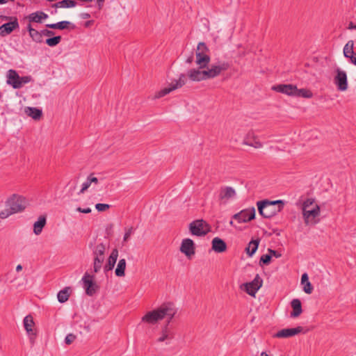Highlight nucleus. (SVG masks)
<instances>
[{"label":"nucleus","instance_id":"obj_1","mask_svg":"<svg viewBox=\"0 0 356 356\" xmlns=\"http://www.w3.org/2000/svg\"><path fill=\"white\" fill-rule=\"evenodd\" d=\"M229 68V64L227 62L219 60L211 65L209 64L205 69H191L188 71L187 75L191 81L200 82L214 79Z\"/></svg>","mask_w":356,"mask_h":356},{"label":"nucleus","instance_id":"obj_2","mask_svg":"<svg viewBox=\"0 0 356 356\" xmlns=\"http://www.w3.org/2000/svg\"><path fill=\"white\" fill-rule=\"evenodd\" d=\"M257 205L259 214L264 218H269L283 209L284 202L280 200L275 201L265 200L257 202Z\"/></svg>","mask_w":356,"mask_h":356},{"label":"nucleus","instance_id":"obj_3","mask_svg":"<svg viewBox=\"0 0 356 356\" xmlns=\"http://www.w3.org/2000/svg\"><path fill=\"white\" fill-rule=\"evenodd\" d=\"M210 60L209 49L207 44L203 42H199L195 51V63L198 66L197 69H205Z\"/></svg>","mask_w":356,"mask_h":356},{"label":"nucleus","instance_id":"obj_4","mask_svg":"<svg viewBox=\"0 0 356 356\" xmlns=\"http://www.w3.org/2000/svg\"><path fill=\"white\" fill-rule=\"evenodd\" d=\"M307 207L301 208L304 222L307 226H314L320 222L321 208L315 206L312 210H307Z\"/></svg>","mask_w":356,"mask_h":356},{"label":"nucleus","instance_id":"obj_5","mask_svg":"<svg viewBox=\"0 0 356 356\" xmlns=\"http://www.w3.org/2000/svg\"><path fill=\"white\" fill-rule=\"evenodd\" d=\"M167 309H163V303L159 307L147 312L142 318L141 323L148 325H155L163 319V314Z\"/></svg>","mask_w":356,"mask_h":356},{"label":"nucleus","instance_id":"obj_6","mask_svg":"<svg viewBox=\"0 0 356 356\" xmlns=\"http://www.w3.org/2000/svg\"><path fill=\"white\" fill-rule=\"evenodd\" d=\"M27 201L25 197L14 194L6 202V207H8L13 213L22 212L25 209Z\"/></svg>","mask_w":356,"mask_h":356},{"label":"nucleus","instance_id":"obj_7","mask_svg":"<svg viewBox=\"0 0 356 356\" xmlns=\"http://www.w3.org/2000/svg\"><path fill=\"white\" fill-rule=\"evenodd\" d=\"M105 251L106 245L103 243L97 244L92 249L93 271L96 273L99 272L102 268V264L105 259Z\"/></svg>","mask_w":356,"mask_h":356},{"label":"nucleus","instance_id":"obj_8","mask_svg":"<svg viewBox=\"0 0 356 356\" xmlns=\"http://www.w3.org/2000/svg\"><path fill=\"white\" fill-rule=\"evenodd\" d=\"M188 228L191 234L197 236H205L210 231L209 224L202 219L193 220Z\"/></svg>","mask_w":356,"mask_h":356},{"label":"nucleus","instance_id":"obj_9","mask_svg":"<svg viewBox=\"0 0 356 356\" xmlns=\"http://www.w3.org/2000/svg\"><path fill=\"white\" fill-rule=\"evenodd\" d=\"M186 83V75L181 74L178 80L172 81L168 87L164 88L159 91L156 92L154 95V99H159L165 96L170 92L182 87Z\"/></svg>","mask_w":356,"mask_h":356},{"label":"nucleus","instance_id":"obj_10","mask_svg":"<svg viewBox=\"0 0 356 356\" xmlns=\"http://www.w3.org/2000/svg\"><path fill=\"white\" fill-rule=\"evenodd\" d=\"M23 325L29 337L30 343L33 345L35 343L37 333L36 330L34 328L35 322L33 316L30 314L25 316L23 320Z\"/></svg>","mask_w":356,"mask_h":356},{"label":"nucleus","instance_id":"obj_11","mask_svg":"<svg viewBox=\"0 0 356 356\" xmlns=\"http://www.w3.org/2000/svg\"><path fill=\"white\" fill-rule=\"evenodd\" d=\"M175 334L173 330L168 326V323L164 324L156 339L157 343H165L166 345L170 343L171 341L175 338Z\"/></svg>","mask_w":356,"mask_h":356},{"label":"nucleus","instance_id":"obj_12","mask_svg":"<svg viewBox=\"0 0 356 356\" xmlns=\"http://www.w3.org/2000/svg\"><path fill=\"white\" fill-rule=\"evenodd\" d=\"M255 218V209L250 207L243 209L240 212L234 214L232 217L233 219L238 221V222H247Z\"/></svg>","mask_w":356,"mask_h":356},{"label":"nucleus","instance_id":"obj_13","mask_svg":"<svg viewBox=\"0 0 356 356\" xmlns=\"http://www.w3.org/2000/svg\"><path fill=\"white\" fill-rule=\"evenodd\" d=\"M263 281L259 275L257 274L254 280L244 284L245 291L251 296H254L257 291L261 287Z\"/></svg>","mask_w":356,"mask_h":356},{"label":"nucleus","instance_id":"obj_14","mask_svg":"<svg viewBox=\"0 0 356 356\" xmlns=\"http://www.w3.org/2000/svg\"><path fill=\"white\" fill-rule=\"evenodd\" d=\"M195 243L191 238L183 239L180 246V251L188 258L195 254Z\"/></svg>","mask_w":356,"mask_h":356},{"label":"nucleus","instance_id":"obj_15","mask_svg":"<svg viewBox=\"0 0 356 356\" xmlns=\"http://www.w3.org/2000/svg\"><path fill=\"white\" fill-rule=\"evenodd\" d=\"M303 332V328L301 326H298L294 328H285L278 331L275 334L274 337L276 338H289L297 335Z\"/></svg>","mask_w":356,"mask_h":356},{"label":"nucleus","instance_id":"obj_16","mask_svg":"<svg viewBox=\"0 0 356 356\" xmlns=\"http://www.w3.org/2000/svg\"><path fill=\"white\" fill-rule=\"evenodd\" d=\"M272 89L276 92L293 97H295V92L297 91L296 86L292 84H279L273 86Z\"/></svg>","mask_w":356,"mask_h":356},{"label":"nucleus","instance_id":"obj_17","mask_svg":"<svg viewBox=\"0 0 356 356\" xmlns=\"http://www.w3.org/2000/svg\"><path fill=\"white\" fill-rule=\"evenodd\" d=\"M86 292L89 296H92L96 292L97 285L92 280V277L86 273L82 278Z\"/></svg>","mask_w":356,"mask_h":356},{"label":"nucleus","instance_id":"obj_18","mask_svg":"<svg viewBox=\"0 0 356 356\" xmlns=\"http://www.w3.org/2000/svg\"><path fill=\"white\" fill-rule=\"evenodd\" d=\"M19 27V23L17 18L12 22L5 23L0 26V35L6 36L11 33L15 29Z\"/></svg>","mask_w":356,"mask_h":356},{"label":"nucleus","instance_id":"obj_19","mask_svg":"<svg viewBox=\"0 0 356 356\" xmlns=\"http://www.w3.org/2000/svg\"><path fill=\"white\" fill-rule=\"evenodd\" d=\"M7 83L15 89L20 88L19 75L14 70H9L7 72Z\"/></svg>","mask_w":356,"mask_h":356},{"label":"nucleus","instance_id":"obj_20","mask_svg":"<svg viewBox=\"0 0 356 356\" xmlns=\"http://www.w3.org/2000/svg\"><path fill=\"white\" fill-rule=\"evenodd\" d=\"M337 72L335 83L337 85L339 90H346L348 88L346 73L339 69L337 70Z\"/></svg>","mask_w":356,"mask_h":356},{"label":"nucleus","instance_id":"obj_21","mask_svg":"<svg viewBox=\"0 0 356 356\" xmlns=\"http://www.w3.org/2000/svg\"><path fill=\"white\" fill-rule=\"evenodd\" d=\"M118 250L117 248H114L112 250L107 261L104 266V273H107L108 271H111L113 269L115 263L117 261L118 257Z\"/></svg>","mask_w":356,"mask_h":356},{"label":"nucleus","instance_id":"obj_22","mask_svg":"<svg viewBox=\"0 0 356 356\" xmlns=\"http://www.w3.org/2000/svg\"><path fill=\"white\" fill-rule=\"evenodd\" d=\"M163 309H167L168 311L166 312H165V314H163V319L165 318L168 319L166 323H168V326H170V323L177 313V309L174 303L168 302L163 303Z\"/></svg>","mask_w":356,"mask_h":356},{"label":"nucleus","instance_id":"obj_23","mask_svg":"<svg viewBox=\"0 0 356 356\" xmlns=\"http://www.w3.org/2000/svg\"><path fill=\"white\" fill-rule=\"evenodd\" d=\"M243 143L257 149L261 148L263 146L262 143L253 134H248L244 138Z\"/></svg>","mask_w":356,"mask_h":356},{"label":"nucleus","instance_id":"obj_24","mask_svg":"<svg viewBox=\"0 0 356 356\" xmlns=\"http://www.w3.org/2000/svg\"><path fill=\"white\" fill-rule=\"evenodd\" d=\"M212 250L218 253L225 252L227 250L226 243L218 237H215L211 241Z\"/></svg>","mask_w":356,"mask_h":356},{"label":"nucleus","instance_id":"obj_25","mask_svg":"<svg viewBox=\"0 0 356 356\" xmlns=\"http://www.w3.org/2000/svg\"><path fill=\"white\" fill-rule=\"evenodd\" d=\"M236 195L235 190L230 186H225L220 188L219 198L221 200H227L234 197Z\"/></svg>","mask_w":356,"mask_h":356},{"label":"nucleus","instance_id":"obj_26","mask_svg":"<svg viewBox=\"0 0 356 356\" xmlns=\"http://www.w3.org/2000/svg\"><path fill=\"white\" fill-rule=\"evenodd\" d=\"M291 306L293 309L290 314L291 318L298 317L302 313V303L299 299H293L291 302Z\"/></svg>","mask_w":356,"mask_h":356},{"label":"nucleus","instance_id":"obj_27","mask_svg":"<svg viewBox=\"0 0 356 356\" xmlns=\"http://www.w3.org/2000/svg\"><path fill=\"white\" fill-rule=\"evenodd\" d=\"M47 17L48 15L42 11H38L35 13H31L29 15L26 17L30 23H41L43 19H45Z\"/></svg>","mask_w":356,"mask_h":356},{"label":"nucleus","instance_id":"obj_28","mask_svg":"<svg viewBox=\"0 0 356 356\" xmlns=\"http://www.w3.org/2000/svg\"><path fill=\"white\" fill-rule=\"evenodd\" d=\"M46 217L44 216H40L38 220L35 222L33 225V232L36 235H39L41 234L43 227L46 225Z\"/></svg>","mask_w":356,"mask_h":356},{"label":"nucleus","instance_id":"obj_29","mask_svg":"<svg viewBox=\"0 0 356 356\" xmlns=\"http://www.w3.org/2000/svg\"><path fill=\"white\" fill-rule=\"evenodd\" d=\"M25 113L28 116L31 117L33 119L37 120H40L42 117V111L41 109L35 107H26Z\"/></svg>","mask_w":356,"mask_h":356},{"label":"nucleus","instance_id":"obj_30","mask_svg":"<svg viewBox=\"0 0 356 356\" xmlns=\"http://www.w3.org/2000/svg\"><path fill=\"white\" fill-rule=\"evenodd\" d=\"M259 244V239L252 240L245 248V252L249 257H252L257 251Z\"/></svg>","mask_w":356,"mask_h":356},{"label":"nucleus","instance_id":"obj_31","mask_svg":"<svg viewBox=\"0 0 356 356\" xmlns=\"http://www.w3.org/2000/svg\"><path fill=\"white\" fill-rule=\"evenodd\" d=\"M70 287H65L63 289L60 290L57 295L58 300L60 303H64L66 301H67L70 296Z\"/></svg>","mask_w":356,"mask_h":356},{"label":"nucleus","instance_id":"obj_32","mask_svg":"<svg viewBox=\"0 0 356 356\" xmlns=\"http://www.w3.org/2000/svg\"><path fill=\"white\" fill-rule=\"evenodd\" d=\"M126 266V260L124 259H120L115 270V275L118 277L124 276Z\"/></svg>","mask_w":356,"mask_h":356},{"label":"nucleus","instance_id":"obj_33","mask_svg":"<svg viewBox=\"0 0 356 356\" xmlns=\"http://www.w3.org/2000/svg\"><path fill=\"white\" fill-rule=\"evenodd\" d=\"M354 42L353 40H349L343 48V55L346 58H348L351 60V58H353L354 51H353Z\"/></svg>","mask_w":356,"mask_h":356},{"label":"nucleus","instance_id":"obj_34","mask_svg":"<svg viewBox=\"0 0 356 356\" xmlns=\"http://www.w3.org/2000/svg\"><path fill=\"white\" fill-rule=\"evenodd\" d=\"M76 6V2L74 0H62L53 5L56 8H72Z\"/></svg>","mask_w":356,"mask_h":356},{"label":"nucleus","instance_id":"obj_35","mask_svg":"<svg viewBox=\"0 0 356 356\" xmlns=\"http://www.w3.org/2000/svg\"><path fill=\"white\" fill-rule=\"evenodd\" d=\"M70 24V22L68 21H62L55 24H46V26L49 29H67L68 26Z\"/></svg>","mask_w":356,"mask_h":356},{"label":"nucleus","instance_id":"obj_36","mask_svg":"<svg viewBox=\"0 0 356 356\" xmlns=\"http://www.w3.org/2000/svg\"><path fill=\"white\" fill-rule=\"evenodd\" d=\"M295 97H304V98H312L313 93L310 90L306 88L298 89L295 92Z\"/></svg>","mask_w":356,"mask_h":356},{"label":"nucleus","instance_id":"obj_37","mask_svg":"<svg viewBox=\"0 0 356 356\" xmlns=\"http://www.w3.org/2000/svg\"><path fill=\"white\" fill-rule=\"evenodd\" d=\"M30 37L33 41L38 43H40L43 41L41 31L39 32L35 29L29 33Z\"/></svg>","mask_w":356,"mask_h":356},{"label":"nucleus","instance_id":"obj_38","mask_svg":"<svg viewBox=\"0 0 356 356\" xmlns=\"http://www.w3.org/2000/svg\"><path fill=\"white\" fill-rule=\"evenodd\" d=\"M315 206H319L315 202V200L313 198H307L302 202L301 208L306 207H307V210H312V208H314Z\"/></svg>","mask_w":356,"mask_h":356},{"label":"nucleus","instance_id":"obj_39","mask_svg":"<svg viewBox=\"0 0 356 356\" xmlns=\"http://www.w3.org/2000/svg\"><path fill=\"white\" fill-rule=\"evenodd\" d=\"M61 41V36H55L46 40V44L49 47H55Z\"/></svg>","mask_w":356,"mask_h":356},{"label":"nucleus","instance_id":"obj_40","mask_svg":"<svg viewBox=\"0 0 356 356\" xmlns=\"http://www.w3.org/2000/svg\"><path fill=\"white\" fill-rule=\"evenodd\" d=\"M13 214L14 213L11 211V210L8 207H6L5 209L0 211V218L5 219Z\"/></svg>","mask_w":356,"mask_h":356},{"label":"nucleus","instance_id":"obj_41","mask_svg":"<svg viewBox=\"0 0 356 356\" xmlns=\"http://www.w3.org/2000/svg\"><path fill=\"white\" fill-rule=\"evenodd\" d=\"M272 258V254H263L260 258V263H263L264 264L268 265L270 264Z\"/></svg>","mask_w":356,"mask_h":356},{"label":"nucleus","instance_id":"obj_42","mask_svg":"<svg viewBox=\"0 0 356 356\" xmlns=\"http://www.w3.org/2000/svg\"><path fill=\"white\" fill-rule=\"evenodd\" d=\"M110 205L108 204H102V203H98L95 205V209L98 211H105L106 210L110 208Z\"/></svg>","mask_w":356,"mask_h":356},{"label":"nucleus","instance_id":"obj_43","mask_svg":"<svg viewBox=\"0 0 356 356\" xmlns=\"http://www.w3.org/2000/svg\"><path fill=\"white\" fill-rule=\"evenodd\" d=\"M31 81L30 76H19L20 88L26 83H29Z\"/></svg>","mask_w":356,"mask_h":356},{"label":"nucleus","instance_id":"obj_44","mask_svg":"<svg viewBox=\"0 0 356 356\" xmlns=\"http://www.w3.org/2000/svg\"><path fill=\"white\" fill-rule=\"evenodd\" d=\"M134 228L132 227L126 229V232L123 238V241L127 242L130 238L131 235L133 234Z\"/></svg>","mask_w":356,"mask_h":356},{"label":"nucleus","instance_id":"obj_45","mask_svg":"<svg viewBox=\"0 0 356 356\" xmlns=\"http://www.w3.org/2000/svg\"><path fill=\"white\" fill-rule=\"evenodd\" d=\"M303 291L307 293V294H310L312 293V291H313V287L310 283V282H306L305 284H303Z\"/></svg>","mask_w":356,"mask_h":356},{"label":"nucleus","instance_id":"obj_46","mask_svg":"<svg viewBox=\"0 0 356 356\" xmlns=\"http://www.w3.org/2000/svg\"><path fill=\"white\" fill-rule=\"evenodd\" d=\"M91 184L90 183L89 180L87 179L85 182L83 183L81 189L80 190L79 194L83 193L86 191L88 190V188L90 186Z\"/></svg>","mask_w":356,"mask_h":356},{"label":"nucleus","instance_id":"obj_47","mask_svg":"<svg viewBox=\"0 0 356 356\" xmlns=\"http://www.w3.org/2000/svg\"><path fill=\"white\" fill-rule=\"evenodd\" d=\"M76 339V336L73 334H69L66 336L65 339V342L66 344H71Z\"/></svg>","mask_w":356,"mask_h":356},{"label":"nucleus","instance_id":"obj_48","mask_svg":"<svg viewBox=\"0 0 356 356\" xmlns=\"http://www.w3.org/2000/svg\"><path fill=\"white\" fill-rule=\"evenodd\" d=\"M88 179L89 180L90 183H94L95 184H98V179L95 177H94L93 174H90L88 177Z\"/></svg>","mask_w":356,"mask_h":356},{"label":"nucleus","instance_id":"obj_49","mask_svg":"<svg viewBox=\"0 0 356 356\" xmlns=\"http://www.w3.org/2000/svg\"><path fill=\"white\" fill-rule=\"evenodd\" d=\"M42 36L46 35V36H52L54 35V33L52 31L44 29L41 31Z\"/></svg>","mask_w":356,"mask_h":356},{"label":"nucleus","instance_id":"obj_50","mask_svg":"<svg viewBox=\"0 0 356 356\" xmlns=\"http://www.w3.org/2000/svg\"><path fill=\"white\" fill-rule=\"evenodd\" d=\"M76 211L80 212V213H89L91 212V209L88 207V208H85V209H83L81 207H77L76 208Z\"/></svg>","mask_w":356,"mask_h":356},{"label":"nucleus","instance_id":"obj_51","mask_svg":"<svg viewBox=\"0 0 356 356\" xmlns=\"http://www.w3.org/2000/svg\"><path fill=\"white\" fill-rule=\"evenodd\" d=\"M268 252L270 254H272V257L274 256L276 258H279L281 257V254L279 253L278 252L275 251V250H271V249H268Z\"/></svg>","mask_w":356,"mask_h":356},{"label":"nucleus","instance_id":"obj_52","mask_svg":"<svg viewBox=\"0 0 356 356\" xmlns=\"http://www.w3.org/2000/svg\"><path fill=\"white\" fill-rule=\"evenodd\" d=\"M307 282H309L308 275L307 273H304L301 277V284L303 285Z\"/></svg>","mask_w":356,"mask_h":356},{"label":"nucleus","instance_id":"obj_53","mask_svg":"<svg viewBox=\"0 0 356 356\" xmlns=\"http://www.w3.org/2000/svg\"><path fill=\"white\" fill-rule=\"evenodd\" d=\"M80 17L83 19H88L90 17V15L88 13H82L80 14Z\"/></svg>","mask_w":356,"mask_h":356},{"label":"nucleus","instance_id":"obj_54","mask_svg":"<svg viewBox=\"0 0 356 356\" xmlns=\"http://www.w3.org/2000/svg\"><path fill=\"white\" fill-rule=\"evenodd\" d=\"M105 0H97L99 9H102Z\"/></svg>","mask_w":356,"mask_h":356},{"label":"nucleus","instance_id":"obj_55","mask_svg":"<svg viewBox=\"0 0 356 356\" xmlns=\"http://www.w3.org/2000/svg\"><path fill=\"white\" fill-rule=\"evenodd\" d=\"M94 23V21L93 20H88L87 22H86L85 23V26L86 27H89L92 24H93Z\"/></svg>","mask_w":356,"mask_h":356},{"label":"nucleus","instance_id":"obj_56","mask_svg":"<svg viewBox=\"0 0 356 356\" xmlns=\"http://www.w3.org/2000/svg\"><path fill=\"white\" fill-rule=\"evenodd\" d=\"M186 61L187 63H191L193 61V56L191 55Z\"/></svg>","mask_w":356,"mask_h":356},{"label":"nucleus","instance_id":"obj_57","mask_svg":"<svg viewBox=\"0 0 356 356\" xmlns=\"http://www.w3.org/2000/svg\"><path fill=\"white\" fill-rule=\"evenodd\" d=\"M26 29L27 31H29V33H30L32 30H33L34 29L31 26V23L29 22L26 26Z\"/></svg>","mask_w":356,"mask_h":356},{"label":"nucleus","instance_id":"obj_58","mask_svg":"<svg viewBox=\"0 0 356 356\" xmlns=\"http://www.w3.org/2000/svg\"><path fill=\"white\" fill-rule=\"evenodd\" d=\"M355 26V24H353V23L352 22H350V24H349V25H348V29H354V26Z\"/></svg>","mask_w":356,"mask_h":356},{"label":"nucleus","instance_id":"obj_59","mask_svg":"<svg viewBox=\"0 0 356 356\" xmlns=\"http://www.w3.org/2000/svg\"><path fill=\"white\" fill-rule=\"evenodd\" d=\"M350 62H351L353 65H356V57H355V56H354L353 58H351Z\"/></svg>","mask_w":356,"mask_h":356},{"label":"nucleus","instance_id":"obj_60","mask_svg":"<svg viewBox=\"0 0 356 356\" xmlns=\"http://www.w3.org/2000/svg\"><path fill=\"white\" fill-rule=\"evenodd\" d=\"M22 265L19 264V265H17V267H16V270H17V272H19V271L22 270Z\"/></svg>","mask_w":356,"mask_h":356},{"label":"nucleus","instance_id":"obj_61","mask_svg":"<svg viewBox=\"0 0 356 356\" xmlns=\"http://www.w3.org/2000/svg\"><path fill=\"white\" fill-rule=\"evenodd\" d=\"M261 356H269L266 352H262Z\"/></svg>","mask_w":356,"mask_h":356},{"label":"nucleus","instance_id":"obj_62","mask_svg":"<svg viewBox=\"0 0 356 356\" xmlns=\"http://www.w3.org/2000/svg\"><path fill=\"white\" fill-rule=\"evenodd\" d=\"M6 3V0H0V4H5Z\"/></svg>","mask_w":356,"mask_h":356},{"label":"nucleus","instance_id":"obj_63","mask_svg":"<svg viewBox=\"0 0 356 356\" xmlns=\"http://www.w3.org/2000/svg\"><path fill=\"white\" fill-rule=\"evenodd\" d=\"M229 224H230L231 225H232V226H233V225H234V222H233V221H232V220H231V221L229 222Z\"/></svg>","mask_w":356,"mask_h":356},{"label":"nucleus","instance_id":"obj_64","mask_svg":"<svg viewBox=\"0 0 356 356\" xmlns=\"http://www.w3.org/2000/svg\"><path fill=\"white\" fill-rule=\"evenodd\" d=\"M354 29H355V30H356V25L354 26Z\"/></svg>","mask_w":356,"mask_h":356}]
</instances>
